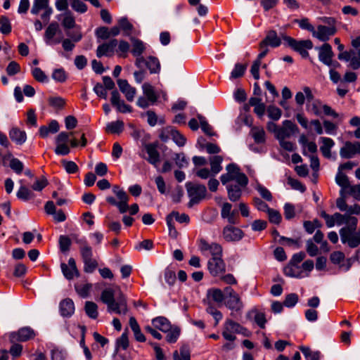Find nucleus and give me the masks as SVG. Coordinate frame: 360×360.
I'll use <instances>...</instances> for the list:
<instances>
[{
	"instance_id": "obj_1",
	"label": "nucleus",
	"mask_w": 360,
	"mask_h": 360,
	"mask_svg": "<svg viewBox=\"0 0 360 360\" xmlns=\"http://www.w3.org/2000/svg\"><path fill=\"white\" fill-rule=\"evenodd\" d=\"M101 301L107 305L108 311L119 315H125L128 312L127 301L122 292L115 298L112 289L104 290L101 295Z\"/></svg>"
},
{
	"instance_id": "obj_2",
	"label": "nucleus",
	"mask_w": 360,
	"mask_h": 360,
	"mask_svg": "<svg viewBox=\"0 0 360 360\" xmlns=\"http://www.w3.org/2000/svg\"><path fill=\"white\" fill-rule=\"evenodd\" d=\"M112 191L118 200H116V199L112 196H108L106 198V201L111 205L117 207L121 214H124L129 211L131 215H134L139 212V207L136 203L129 206L128 202L129 196L123 190V188H120L117 185H114Z\"/></svg>"
},
{
	"instance_id": "obj_3",
	"label": "nucleus",
	"mask_w": 360,
	"mask_h": 360,
	"mask_svg": "<svg viewBox=\"0 0 360 360\" xmlns=\"http://www.w3.org/2000/svg\"><path fill=\"white\" fill-rule=\"evenodd\" d=\"M303 91L306 95V110L308 112H311L316 116H319L323 111L326 115H330L335 118L338 117V114L329 105H324L319 99L314 98V96L309 87L304 86L303 88Z\"/></svg>"
},
{
	"instance_id": "obj_4",
	"label": "nucleus",
	"mask_w": 360,
	"mask_h": 360,
	"mask_svg": "<svg viewBox=\"0 0 360 360\" xmlns=\"http://www.w3.org/2000/svg\"><path fill=\"white\" fill-rule=\"evenodd\" d=\"M350 224L340 230V236L342 243H347L350 248H356L360 245V234L356 232L358 219H349Z\"/></svg>"
},
{
	"instance_id": "obj_5",
	"label": "nucleus",
	"mask_w": 360,
	"mask_h": 360,
	"mask_svg": "<svg viewBox=\"0 0 360 360\" xmlns=\"http://www.w3.org/2000/svg\"><path fill=\"white\" fill-rule=\"evenodd\" d=\"M226 169L227 172L220 176L222 184L225 185L231 181H235L240 186L246 187L248 179L244 173L240 172V169L237 165L229 164Z\"/></svg>"
},
{
	"instance_id": "obj_6",
	"label": "nucleus",
	"mask_w": 360,
	"mask_h": 360,
	"mask_svg": "<svg viewBox=\"0 0 360 360\" xmlns=\"http://www.w3.org/2000/svg\"><path fill=\"white\" fill-rule=\"evenodd\" d=\"M282 39L289 47L299 53L303 58H307L309 56L308 50L313 48V43L310 39L297 41L287 35H283Z\"/></svg>"
},
{
	"instance_id": "obj_7",
	"label": "nucleus",
	"mask_w": 360,
	"mask_h": 360,
	"mask_svg": "<svg viewBox=\"0 0 360 360\" xmlns=\"http://www.w3.org/2000/svg\"><path fill=\"white\" fill-rule=\"evenodd\" d=\"M188 195L190 198L188 207L199 203L206 196L207 189L202 184L187 182L186 184Z\"/></svg>"
},
{
	"instance_id": "obj_8",
	"label": "nucleus",
	"mask_w": 360,
	"mask_h": 360,
	"mask_svg": "<svg viewBox=\"0 0 360 360\" xmlns=\"http://www.w3.org/2000/svg\"><path fill=\"white\" fill-rule=\"evenodd\" d=\"M225 293V306L234 311H240L243 308V303L239 295L231 287L224 289Z\"/></svg>"
},
{
	"instance_id": "obj_9",
	"label": "nucleus",
	"mask_w": 360,
	"mask_h": 360,
	"mask_svg": "<svg viewBox=\"0 0 360 360\" xmlns=\"http://www.w3.org/2000/svg\"><path fill=\"white\" fill-rule=\"evenodd\" d=\"M41 11V18L44 22H48L53 13L52 8L49 6V0H34L31 8V13L38 15Z\"/></svg>"
},
{
	"instance_id": "obj_10",
	"label": "nucleus",
	"mask_w": 360,
	"mask_h": 360,
	"mask_svg": "<svg viewBox=\"0 0 360 360\" xmlns=\"http://www.w3.org/2000/svg\"><path fill=\"white\" fill-rule=\"evenodd\" d=\"M229 224L224 227L222 231L223 238L229 243L240 241L244 236V232L238 227Z\"/></svg>"
},
{
	"instance_id": "obj_11",
	"label": "nucleus",
	"mask_w": 360,
	"mask_h": 360,
	"mask_svg": "<svg viewBox=\"0 0 360 360\" xmlns=\"http://www.w3.org/2000/svg\"><path fill=\"white\" fill-rule=\"evenodd\" d=\"M132 49L131 53L135 56L136 61L135 65L141 68L143 66V63L145 61V58L141 56L146 49L145 44L143 42L138 39H132Z\"/></svg>"
},
{
	"instance_id": "obj_12",
	"label": "nucleus",
	"mask_w": 360,
	"mask_h": 360,
	"mask_svg": "<svg viewBox=\"0 0 360 360\" xmlns=\"http://www.w3.org/2000/svg\"><path fill=\"white\" fill-rule=\"evenodd\" d=\"M298 128L295 124L290 120H285L283 122V127L277 130L276 137L278 141L283 140L290 137L295 134Z\"/></svg>"
},
{
	"instance_id": "obj_13",
	"label": "nucleus",
	"mask_w": 360,
	"mask_h": 360,
	"mask_svg": "<svg viewBox=\"0 0 360 360\" xmlns=\"http://www.w3.org/2000/svg\"><path fill=\"white\" fill-rule=\"evenodd\" d=\"M336 32V27H326V25H319L316 29H314L312 36L319 41H327Z\"/></svg>"
},
{
	"instance_id": "obj_14",
	"label": "nucleus",
	"mask_w": 360,
	"mask_h": 360,
	"mask_svg": "<svg viewBox=\"0 0 360 360\" xmlns=\"http://www.w3.org/2000/svg\"><path fill=\"white\" fill-rule=\"evenodd\" d=\"M356 154H360V142L359 141H346L340 150V155L342 158L349 159Z\"/></svg>"
},
{
	"instance_id": "obj_15",
	"label": "nucleus",
	"mask_w": 360,
	"mask_h": 360,
	"mask_svg": "<svg viewBox=\"0 0 360 360\" xmlns=\"http://www.w3.org/2000/svg\"><path fill=\"white\" fill-rule=\"evenodd\" d=\"M207 267L210 274L218 276L226 271V265L221 257H212L207 262Z\"/></svg>"
},
{
	"instance_id": "obj_16",
	"label": "nucleus",
	"mask_w": 360,
	"mask_h": 360,
	"mask_svg": "<svg viewBox=\"0 0 360 360\" xmlns=\"http://www.w3.org/2000/svg\"><path fill=\"white\" fill-rule=\"evenodd\" d=\"M221 217L225 219L229 224H236L238 223V215L235 210H232V205L229 202H224L221 205Z\"/></svg>"
},
{
	"instance_id": "obj_17",
	"label": "nucleus",
	"mask_w": 360,
	"mask_h": 360,
	"mask_svg": "<svg viewBox=\"0 0 360 360\" xmlns=\"http://www.w3.org/2000/svg\"><path fill=\"white\" fill-rule=\"evenodd\" d=\"M144 148L148 154L146 160L153 165L155 167H158V163L160 160V153L157 149V144L148 143L146 144Z\"/></svg>"
},
{
	"instance_id": "obj_18",
	"label": "nucleus",
	"mask_w": 360,
	"mask_h": 360,
	"mask_svg": "<svg viewBox=\"0 0 360 360\" xmlns=\"http://www.w3.org/2000/svg\"><path fill=\"white\" fill-rule=\"evenodd\" d=\"M110 101L112 105L120 112L126 113L132 111L131 107L126 104L124 101L121 100L120 95L117 90L112 91Z\"/></svg>"
},
{
	"instance_id": "obj_19",
	"label": "nucleus",
	"mask_w": 360,
	"mask_h": 360,
	"mask_svg": "<svg viewBox=\"0 0 360 360\" xmlns=\"http://www.w3.org/2000/svg\"><path fill=\"white\" fill-rule=\"evenodd\" d=\"M60 268L64 276L68 280H72L75 276H79V271L77 269L76 262L73 258L69 259L68 264L62 263Z\"/></svg>"
},
{
	"instance_id": "obj_20",
	"label": "nucleus",
	"mask_w": 360,
	"mask_h": 360,
	"mask_svg": "<svg viewBox=\"0 0 360 360\" xmlns=\"http://www.w3.org/2000/svg\"><path fill=\"white\" fill-rule=\"evenodd\" d=\"M333 53L332 47L329 44H324L319 49V60L328 66L332 65V58Z\"/></svg>"
},
{
	"instance_id": "obj_21",
	"label": "nucleus",
	"mask_w": 360,
	"mask_h": 360,
	"mask_svg": "<svg viewBox=\"0 0 360 360\" xmlns=\"http://www.w3.org/2000/svg\"><path fill=\"white\" fill-rule=\"evenodd\" d=\"M117 84L120 90L124 94L127 100L129 102L133 101L136 94V89L129 85L126 79H118Z\"/></svg>"
},
{
	"instance_id": "obj_22",
	"label": "nucleus",
	"mask_w": 360,
	"mask_h": 360,
	"mask_svg": "<svg viewBox=\"0 0 360 360\" xmlns=\"http://www.w3.org/2000/svg\"><path fill=\"white\" fill-rule=\"evenodd\" d=\"M117 46V39H112L108 43H104L98 46L96 51L97 57L101 58L103 56H112Z\"/></svg>"
},
{
	"instance_id": "obj_23",
	"label": "nucleus",
	"mask_w": 360,
	"mask_h": 360,
	"mask_svg": "<svg viewBox=\"0 0 360 360\" xmlns=\"http://www.w3.org/2000/svg\"><path fill=\"white\" fill-rule=\"evenodd\" d=\"M35 336V333L34 330H32L30 327H24L20 328L18 332L13 333L11 334V338L15 340L25 342L27 341L30 339L34 338Z\"/></svg>"
},
{
	"instance_id": "obj_24",
	"label": "nucleus",
	"mask_w": 360,
	"mask_h": 360,
	"mask_svg": "<svg viewBox=\"0 0 360 360\" xmlns=\"http://www.w3.org/2000/svg\"><path fill=\"white\" fill-rule=\"evenodd\" d=\"M262 46H270L273 48L279 46L281 44V38L277 35L275 30H270L266 33L265 38L261 41Z\"/></svg>"
},
{
	"instance_id": "obj_25",
	"label": "nucleus",
	"mask_w": 360,
	"mask_h": 360,
	"mask_svg": "<svg viewBox=\"0 0 360 360\" xmlns=\"http://www.w3.org/2000/svg\"><path fill=\"white\" fill-rule=\"evenodd\" d=\"M60 314L63 317H70L75 312V304L70 298L63 300L59 304Z\"/></svg>"
},
{
	"instance_id": "obj_26",
	"label": "nucleus",
	"mask_w": 360,
	"mask_h": 360,
	"mask_svg": "<svg viewBox=\"0 0 360 360\" xmlns=\"http://www.w3.org/2000/svg\"><path fill=\"white\" fill-rule=\"evenodd\" d=\"M319 142L321 143L320 146V151L323 156L327 159L331 158V148L335 146L334 141L328 137H321Z\"/></svg>"
},
{
	"instance_id": "obj_27",
	"label": "nucleus",
	"mask_w": 360,
	"mask_h": 360,
	"mask_svg": "<svg viewBox=\"0 0 360 360\" xmlns=\"http://www.w3.org/2000/svg\"><path fill=\"white\" fill-rule=\"evenodd\" d=\"M59 30V25L57 22H53L46 28L44 34V38L46 44H49L51 43L59 44L60 39L53 40L54 36L56 34Z\"/></svg>"
},
{
	"instance_id": "obj_28",
	"label": "nucleus",
	"mask_w": 360,
	"mask_h": 360,
	"mask_svg": "<svg viewBox=\"0 0 360 360\" xmlns=\"http://www.w3.org/2000/svg\"><path fill=\"white\" fill-rule=\"evenodd\" d=\"M9 137L12 141L18 145H22L27 140V135L25 131L17 127H13L9 131Z\"/></svg>"
},
{
	"instance_id": "obj_29",
	"label": "nucleus",
	"mask_w": 360,
	"mask_h": 360,
	"mask_svg": "<svg viewBox=\"0 0 360 360\" xmlns=\"http://www.w3.org/2000/svg\"><path fill=\"white\" fill-rule=\"evenodd\" d=\"M243 188L238 184L237 185H227L226 188L229 200L232 202L238 200L241 197Z\"/></svg>"
},
{
	"instance_id": "obj_30",
	"label": "nucleus",
	"mask_w": 360,
	"mask_h": 360,
	"mask_svg": "<svg viewBox=\"0 0 360 360\" xmlns=\"http://www.w3.org/2000/svg\"><path fill=\"white\" fill-rule=\"evenodd\" d=\"M152 324L154 328L165 333L168 331L172 326L167 319L163 316H158L152 320Z\"/></svg>"
},
{
	"instance_id": "obj_31",
	"label": "nucleus",
	"mask_w": 360,
	"mask_h": 360,
	"mask_svg": "<svg viewBox=\"0 0 360 360\" xmlns=\"http://www.w3.org/2000/svg\"><path fill=\"white\" fill-rule=\"evenodd\" d=\"M143 65H146L151 74L158 73L160 70V63L156 57L149 56L145 58Z\"/></svg>"
},
{
	"instance_id": "obj_32",
	"label": "nucleus",
	"mask_w": 360,
	"mask_h": 360,
	"mask_svg": "<svg viewBox=\"0 0 360 360\" xmlns=\"http://www.w3.org/2000/svg\"><path fill=\"white\" fill-rule=\"evenodd\" d=\"M142 90L143 95L148 98V100L154 104L158 99V95L155 91L154 87L149 83H144L142 85Z\"/></svg>"
},
{
	"instance_id": "obj_33",
	"label": "nucleus",
	"mask_w": 360,
	"mask_h": 360,
	"mask_svg": "<svg viewBox=\"0 0 360 360\" xmlns=\"http://www.w3.org/2000/svg\"><path fill=\"white\" fill-rule=\"evenodd\" d=\"M250 134L256 143H263L265 141V131L262 127H253Z\"/></svg>"
},
{
	"instance_id": "obj_34",
	"label": "nucleus",
	"mask_w": 360,
	"mask_h": 360,
	"mask_svg": "<svg viewBox=\"0 0 360 360\" xmlns=\"http://www.w3.org/2000/svg\"><path fill=\"white\" fill-rule=\"evenodd\" d=\"M59 16L63 17L62 25L65 29L70 30L75 26V20L72 13L68 11Z\"/></svg>"
},
{
	"instance_id": "obj_35",
	"label": "nucleus",
	"mask_w": 360,
	"mask_h": 360,
	"mask_svg": "<svg viewBox=\"0 0 360 360\" xmlns=\"http://www.w3.org/2000/svg\"><path fill=\"white\" fill-rule=\"evenodd\" d=\"M207 295L215 302L221 304L225 300L224 291L219 288H212L207 292Z\"/></svg>"
},
{
	"instance_id": "obj_36",
	"label": "nucleus",
	"mask_w": 360,
	"mask_h": 360,
	"mask_svg": "<svg viewBox=\"0 0 360 360\" xmlns=\"http://www.w3.org/2000/svg\"><path fill=\"white\" fill-rule=\"evenodd\" d=\"M167 333L166 340L169 343H174L177 341L181 330L177 326H171L168 331L165 332Z\"/></svg>"
},
{
	"instance_id": "obj_37",
	"label": "nucleus",
	"mask_w": 360,
	"mask_h": 360,
	"mask_svg": "<svg viewBox=\"0 0 360 360\" xmlns=\"http://www.w3.org/2000/svg\"><path fill=\"white\" fill-rule=\"evenodd\" d=\"M224 327L227 328V330H229L235 333H243V330L247 332V329L243 327L238 323L231 319H227L225 321Z\"/></svg>"
},
{
	"instance_id": "obj_38",
	"label": "nucleus",
	"mask_w": 360,
	"mask_h": 360,
	"mask_svg": "<svg viewBox=\"0 0 360 360\" xmlns=\"http://www.w3.org/2000/svg\"><path fill=\"white\" fill-rule=\"evenodd\" d=\"M210 165H211V171L214 174H218L221 171L222 167L221 165L223 158L220 155H215L210 159Z\"/></svg>"
},
{
	"instance_id": "obj_39",
	"label": "nucleus",
	"mask_w": 360,
	"mask_h": 360,
	"mask_svg": "<svg viewBox=\"0 0 360 360\" xmlns=\"http://www.w3.org/2000/svg\"><path fill=\"white\" fill-rule=\"evenodd\" d=\"M336 184L342 188V190H346L349 187V181L347 176L342 172L338 171L335 176Z\"/></svg>"
},
{
	"instance_id": "obj_40",
	"label": "nucleus",
	"mask_w": 360,
	"mask_h": 360,
	"mask_svg": "<svg viewBox=\"0 0 360 360\" xmlns=\"http://www.w3.org/2000/svg\"><path fill=\"white\" fill-rule=\"evenodd\" d=\"M123 129L124 123L120 120L110 122L106 126V131L111 134H120L123 131Z\"/></svg>"
},
{
	"instance_id": "obj_41",
	"label": "nucleus",
	"mask_w": 360,
	"mask_h": 360,
	"mask_svg": "<svg viewBox=\"0 0 360 360\" xmlns=\"http://www.w3.org/2000/svg\"><path fill=\"white\" fill-rule=\"evenodd\" d=\"M85 311L91 319H96L98 316V306L93 302H86L85 304Z\"/></svg>"
},
{
	"instance_id": "obj_42",
	"label": "nucleus",
	"mask_w": 360,
	"mask_h": 360,
	"mask_svg": "<svg viewBox=\"0 0 360 360\" xmlns=\"http://www.w3.org/2000/svg\"><path fill=\"white\" fill-rule=\"evenodd\" d=\"M17 197L22 200L27 201L33 198L32 192L25 186H21L17 193Z\"/></svg>"
},
{
	"instance_id": "obj_43",
	"label": "nucleus",
	"mask_w": 360,
	"mask_h": 360,
	"mask_svg": "<svg viewBox=\"0 0 360 360\" xmlns=\"http://www.w3.org/2000/svg\"><path fill=\"white\" fill-rule=\"evenodd\" d=\"M300 350L303 353L307 360H319L320 359V352H312L310 348L307 347H300Z\"/></svg>"
},
{
	"instance_id": "obj_44",
	"label": "nucleus",
	"mask_w": 360,
	"mask_h": 360,
	"mask_svg": "<svg viewBox=\"0 0 360 360\" xmlns=\"http://www.w3.org/2000/svg\"><path fill=\"white\" fill-rule=\"evenodd\" d=\"M334 217L335 219V224H337L338 226H340L344 224H346V226H348L349 224H350L349 219L356 218L355 217H352L347 214H342L339 212H335L334 214Z\"/></svg>"
},
{
	"instance_id": "obj_45",
	"label": "nucleus",
	"mask_w": 360,
	"mask_h": 360,
	"mask_svg": "<svg viewBox=\"0 0 360 360\" xmlns=\"http://www.w3.org/2000/svg\"><path fill=\"white\" fill-rule=\"evenodd\" d=\"M75 134L74 131L70 133L62 131L55 139L56 144H68L70 138Z\"/></svg>"
},
{
	"instance_id": "obj_46",
	"label": "nucleus",
	"mask_w": 360,
	"mask_h": 360,
	"mask_svg": "<svg viewBox=\"0 0 360 360\" xmlns=\"http://www.w3.org/2000/svg\"><path fill=\"white\" fill-rule=\"evenodd\" d=\"M247 68V65H243L240 63H236L234 68L231 72V78L236 79L242 77Z\"/></svg>"
},
{
	"instance_id": "obj_47",
	"label": "nucleus",
	"mask_w": 360,
	"mask_h": 360,
	"mask_svg": "<svg viewBox=\"0 0 360 360\" xmlns=\"http://www.w3.org/2000/svg\"><path fill=\"white\" fill-rule=\"evenodd\" d=\"M9 167L17 174H20L24 169L23 163L18 158H12Z\"/></svg>"
},
{
	"instance_id": "obj_48",
	"label": "nucleus",
	"mask_w": 360,
	"mask_h": 360,
	"mask_svg": "<svg viewBox=\"0 0 360 360\" xmlns=\"http://www.w3.org/2000/svg\"><path fill=\"white\" fill-rule=\"evenodd\" d=\"M75 290L82 297H86L89 295V291L91 288V285L89 283L76 284Z\"/></svg>"
},
{
	"instance_id": "obj_49",
	"label": "nucleus",
	"mask_w": 360,
	"mask_h": 360,
	"mask_svg": "<svg viewBox=\"0 0 360 360\" xmlns=\"http://www.w3.org/2000/svg\"><path fill=\"white\" fill-rule=\"evenodd\" d=\"M52 78L57 82L63 83L67 79V75L64 69L58 68L53 70Z\"/></svg>"
},
{
	"instance_id": "obj_50",
	"label": "nucleus",
	"mask_w": 360,
	"mask_h": 360,
	"mask_svg": "<svg viewBox=\"0 0 360 360\" xmlns=\"http://www.w3.org/2000/svg\"><path fill=\"white\" fill-rule=\"evenodd\" d=\"M171 138L179 146H184L186 143V138L180 132L176 130L174 127L172 128V132Z\"/></svg>"
},
{
	"instance_id": "obj_51",
	"label": "nucleus",
	"mask_w": 360,
	"mask_h": 360,
	"mask_svg": "<svg viewBox=\"0 0 360 360\" xmlns=\"http://www.w3.org/2000/svg\"><path fill=\"white\" fill-rule=\"evenodd\" d=\"M129 44L125 41H120L116 50L118 56L126 58L129 51Z\"/></svg>"
},
{
	"instance_id": "obj_52",
	"label": "nucleus",
	"mask_w": 360,
	"mask_h": 360,
	"mask_svg": "<svg viewBox=\"0 0 360 360\" xmlns=\"http://www.w3.org/2000/svg\"><path fill=\"white\" fill-rule=\"evenodd\" d=\"M0 32L4 34H8L11 32V25L7 17L2 16L0 18Z\"/></svg>"
},
{
	"instance_id": "obj_53",
	"label": "nucleus",
	"mask_w": 360,
	"mask_h": 360,
	"mask_svg": "<svg viewBox=\"0 0 360 360\" xmlns=\"http://www.w3.org/2000/svg\"><path fill=\"white\" fill-rule=\"evenodd\" d=\"M198 118L199 120L200 127L203 132L209 136L212 135V128L208 124L205 117L201 115H198Z\"/></svg>"
},
{
	"instance_id": "obj_54",
	"label": "nucleus",
	"mask_w": 360,
	"mask_h": 360,
	"mask_svg": "<svg viewBox=\"0 0 360 360\" xmlns=\"http://www.w3.org/2000/svg\"><path fill=\"white\" fill-rule=\"evenodd\" d=\"M62 165L64 169L68 174H75L76 173L79 168L77 164L73 161H68L65 160H63L61 161Z\"/></svg>"
},
{
	"instance_id": "obj_55",
	"label": "nucleus",
	"mask_w": 360,
	"mask_h": 360,
	"mask_svg": "<svg viewBox=\"0 0 360 360\" xmlns=\"http://www.w3.org/2000/svg\"><path fill=\"white\" fill-rule=\"evenodd\" d=\"M349 66L354 70L360 68V49L357 51H353L349 60Z\"/></svg>"
},
{
	"instance_id": "obj_56",
	"label": "nucleus",
	"mask_w": 360,
	"mask_h": 360,
	"mask_svg": "<svg viewBox=\"0 0 360 360\" xmlns=\"http://www.w3.org/2000/svg\"><path fill=\"white\" fill-rule=\"evenodd\" d=\"M32 75L33 77L39 82H48L47 76L39 68H33L32 70Z\"/></svg>"
},
{
	"instance_id": "obj_57",
	"label": "nucleus",
	"mask_w": 360,
	"mask_h": 360,
	"mask_svg": "<svg viewBox=\"0 0 360 360\" xmlns=\"http://www.w3.org/2000/svg\"><path fill=\"white\" fill-rule=\"evenodd\" d=\"M295 22H297L299 27L302 30H306L313 34L314 30V27L309 22V20L307 18H304L300 20H295Z\"/></svg>"
},
{
	"instance_id": "obj_58",
	"label": "nucleus",
	"mask_w": 360,
	"mask_h": 360,
	"mask_svg": "<svg viewBox=\"0 0 360 360\" xmlns=\"http://www.w3.org/2000/svg\"><path fill=\"white\" fill-rule=\"evenodd\" d=\"M84 264V270L86 273H92L97 267L98 263L93 257L83 261Z\"/></svg>"
},
{
	"instance_id": "obj_59",
	"label": "nucleus",
	"mask_w": 360,
	"mask_h": 360,
	"mask_svg": "<svg viewBox=\"0 0 360 360\" xmlns=\"http://www.w3.org/2000/svg\"><path fill=\"white\" fill-rule=\"evenodd\" d=\"M298 302V295L295 293H290L286 295L283 302L286 307H293Z\"/></svg>"
},
{
	"instance_id": "obj_60",
	"label": "nucleus",
	"mask_w": 360,
	"mask_h": 360,
	"mask_svg": "<svg viewBox=\"0 0 360 360\" xmlns=\"http://www.w3.org/2000/svg\"><path fill=\"white\" fill-rule=\"evenodd\" d=\"M71 6L73 10L80 13H84L87 11L86 5L80 0H72Z\"/></svg>"
},
{
	"instance_id": "obj_61",
	"label": "nucleus",
	"mask_w": 360,
	"mask_h": 360,
	"mask_svg": "<svg viewBox=\"0 0 360 360\" xmlns=\"http://www.w3.org/2000/svg\"><path fill=\"white\" fill-rule=\"evenodd\" d=\"M270 222L278 224L281 221V215L278 211L269 209L267 212Z\"/></svg>"
},
{
	"instance_id": "obj_62",
	"label": "nucleus",
	"mask_w": 360,
	"mask_h": 360,
	"mask_svg": "<svg viewBox=\"0 0 360 360\" xmlns=\"http://www.w3.org/2000/svg\"><path fill=\"white\" fill-rule=\"evenodd\" d=\"M54 152L57 155L65 156L70 153V148L68 144H56Z\"/></svg>"
},
{
	"instance_id": "obj_63",
	"label": "nucleus",
	"mask_w": 360,
	"mask_h": 360,
	"mask_svg": "<svg viewBox=\"0 0 360 360\" xmlns=\"http://www.w3.org/2000/svg\"><path fill=\"white\" fill-rule=\"evenodd\" d=\"M175 164L179 167H186L188 165L187 160L186 159L185 155L181 153H176L174 158Z\"/></svg>"
},
{
	"instance_id": "obj_64",
	"label": "nucleus",
	"mask_w": 360,
	"mask_h": 360,
	"mask_svg": "<svg viewBox=\"0 0 360 360\" xmlns=\"http://www.w3.org/2000/svg\"><path fill=\"white\" fill-rule=\"evenodd\" d=\"M284 216L288 220H290L295 216V209L293 205L285 203L284 205Z\"/></svg>"
}]
</instances>
